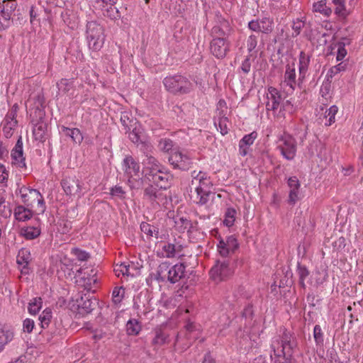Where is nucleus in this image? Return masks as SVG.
<instances>
[{"label": "nucleus", "instance_id": "1", "mask_svg": "<svg viewBox=\"0 0 363 363\" xmlns=\"http://www.w3.org/2000/svg\"><path fill=\"white\" fill-rule=\"evenodd\" d=\"M193 179L190 186L191 199L199 205L206 204L209 201L211 194V187L212 184L209 179L204 177L201 172L196 174V171L192 173Z\"/></svg>", "mask_w": 363, "mask_h": 363}, {"label": "nucleus", "instance_id": "2", "mask_svg": "<svg viewBox=\"0 0 363 363\" xmlns=\"http://www.w3.org/2000/svg\"><path fill=\"white\" fill-rule=\"evenodd\" d=\"M163 84L167 91L174 95L187 94L194 89L193 84L180 74L166 77L163 79Z\"/></svg>", "mask_w": 363, "mask_h": 363}, {"label": "nucleus", "instance_id": "3", "mask_svg": "<svg viewBox=\"0 0 363 363\" xmlns=\"http://www.w3.org/2000/svg\"><path fill=\"white\" fill-rule=\"evenodd\" d=\"M86 38L90 49L97 51L99 50L105 40L104 28L96 21H91L86 23Z\"/></svg>", "mask_w": 363, "mask_h": 363}, {"label": "nucleus", "instance_id": "4", "mask_svg": "<svg viewBox=\"0 0 363 363\" xmlns=\"http://www.w3.org/2000/svg\"><path fill=\"white\" fill-rule=\"evenodd\" d=\"M125 174L128 177V183L132 189H140L143 185V180L140 177V164L133 157L127 156L123 160Z\"/></svg>", "mask_w": 363, "mask_h": 363}, {"label": "nucleus", "instance_id": "5", "mask_svg": "<svg viewBox=\"0 0 363 363\" xmlns=\"http://www.w3.org/2000/svg\"><path fill=\"white\" fill-rule=\"evenodd\" d=\"M17 7L16 0H2L0 6V28H6L10 26L11 23L20 21V17L15 19L14 13ZM19 24L21 22L19 21Z\"/></svg>", "mask_w": 363, "mask_h": 363}, {"label": "nucleus", "instance_id": "6", "mask_svg": "<svg viewBox=\"0 0 363 363\" xmlns=\"http://www.w3.org/2000/svg\"><path fill=\"white\" fill-rule=\"evenodd\" d=\"M34 99H35L36 103V113H38L40 121H38L36 124H35L33 130V134L36 140L43 142L44 140L45 135L47 130V124L42 121V117L43 115L44 99L40 94H38Z\"/></svg>", "mask_w": 363, "mask_h": 363}, {"label": "nucleus", "instance_id": "7", "mask_svg": "<svg viewBox=\"0 0 363 363\" xmlns=\"http://www.w3.org/2000/svg\"><path fill=\"white\" fill-rule=\"evenodd\" d=\"M18 191L23 202L26 206H32L33 203L36 202L40 206V212H44V200L42 195L37 189H30L23 186L19 189Z\"/></svg>", "mask_w": 363, "mask_h": 363}, {"label": "nucleus", "instance_id": "8", "mask_svg": "<svg viewBox=\"0 0 363 363\" xmlns=\"http://www.w3.org/2000/svg\"><path fill=\"white\" fill-rule=\"evenodd\" d=\"M233 273V267L229 260H218L210 271L211 277L216 282H220L230 277Z\"/></svg>", "mask_w": 363, "mask_h": 363}, {"label": "nucleus", "instance_id": "9", "mask_svg": "<svg viewBox=\"0 0 363 363\" xmlns=\"http://www.w3.org/2000/svg\"><path fill=\"white\" fill-rule=\"evenodd\" d=\"M274 22L272 19L264 17L260 19L252 20L248 23L250 30L261 35V40L264 34L271 33L273 30Z\"/></svg>", "mask_w": 363, "mask_h": 363}, {"label": "nucleus", "instance_id": "10", "mask_svg": "<svg viewBox=\"0 0 363 363\" xmlns=\"http://www.w3.org/2000/svg\"><path fill=\"white\" fill-rule=\"evenodd\" d=\"M169 163L174 167L181 170H187L191 167L192 163L191 159H190L186 155L182 154L179 150L174 149L171 152L169 157Z\"/></svg>", "mask_w": 363, "mask_h": 363}, {"label": "nucleus", "instance_id": "11", "mask_svg": "<svg viewBox=\"0 0 363 363\" xmlns=\"http://www.w3.org/2000/svg\"><path fill=\"white\" fill-rule=\"evenodd\" d=\"M230 43L227 38H213L210 44L211 53L217 58L221 59L226 56L230 50Z\"/></svg>", "mask_w": 363, "mask_h": 363}, {"label": "nucleus", "instance_id": "12", "mask_svg": "<svg viewBox=\"0 0 363 363\" xmlns=\"http://www.w3.org/2000/svg\"><path fill=\"white\" fill-rule=\"evenodd\" d=\"M216 24L211 29V35L213 38H227L230 33L229 22L221 16H217Z\"/></svg>", "mask_w": 363, "mask_h": 363}, {"label": "nucleus", "instance_id": "13", "mask_svg": "<svg viewBox=\"0 0 363 363\" xmlns=\"http://www.w3.org/2000/svg\"><path fill=\"white\" fill-rule=\"evenodd\" d=\"M172 179V175L161 170H158L156 172H151L148 177V179L161 189L169 188Z\"/></svg>", "mask_w": 363, "mask_h": 363}, {"label": "nucleus", "instance_id": "14", "mask_svg": "<svg viewBox=\"0 0 363 363\" xmlns=\"http://www.w3.org/2000/svg\"><path fill=\"white\" fill-rule=\"evenodd\" d=\"M61 185L67 195H75L82 190L80 182L75 176L66 177L62 180Z\"/></svg>", "mask_w": 363, "mask_h": 363}, {"label": "nucleus", "instance_id": "15", "mask_svg": "<svg viewBox=\"0 0 363 363\" xmlns=\"http://www.w3.org/2000/svg\"><path fill=\"white\" fill-rule=\"evenodd\" d=\"M297 346L296 337L284 329L281 336V353L284 355L292 356L294 348Z\"/></svg>", "mask_w": 363, "mask_h": 363}, {"label": "nucleus", "instance_id": "16", "mask_svg": "<svg viewBox=\"0 0 363 363\" xmlns=\"http://www.w3.org/2000/svg\"><path fill=\"white\" fill-rule=\"evenodd\" d=\"M278 148L286 160H292L296 155V143L291 136L286 137L283 140V144L279 145Z\"/></svg>", "mask_w": 363, "mask_h": 363}, {"label": "nucleus", "instance_id": "17", "mask_svg": "<svg viewBox=\"0 0 363 363\" xmlns=\"http://www.w3.org/2000/svg\"><path fill=\"white\" fill-rule=\"evenodd\" d=\"M11 156L12 159V164L16 165L20 168L26 167L25 157H23V141L21 137H19L17 140L15 147L11 151Z\"/></svg>", "mask_w": 363, "mask_h": 363}, {"label": "nucleus", "instance_id": "18", "mask_svg": "<svg viewBox=\"0 0 363 363\" xmlns=\"http://www.w3.org/2000/svg\"><path fill=\"white\" fill-rule=\"evenodd\" d=\"M267 101L266 103V108L267 111H275L279 108L282 100L280 92L274 87L268 88L267 94Z\"/></svg>", "mask_w": 363, "mask_h": 363}, {"label": "nucleus", "instance_id": "19", "mask_svg": "<svg viewBox=\"0 0 363 363\" xmlns=\"http://www.w3.org/2000/svg\"><path fill=\"white\" fill-rule=\"evenodd\" d=\"M144 198L148 200L153 207L160 206L166 199L162 193L158 191L152 185H149L144 190Z\"/></svg>", "mask_w": 363, "mask_h": 363}, {"label": "nucleus", "instance_id": "20", "mask_svg": "<svg viewBox=\"0 0 363 363\" xmlns=\"http://www.w3.org/2000/svg\"><path fill=\"white\" fill-rule=\"evenodd\" d=\"M77 303L79 313L83 315L90 313L98 303L96 299H92L86 294L82 296Z\"/></svg>", "mask_w": 363, "mask_h": 363}, {"label": "nucleus", "instance_id": "21", "mask_svg": "<svg viewBox=\"0 0 363 363\" xmlns=\"http://www.w3.org/2000/svg\"><path fill=\"white\" fill-rule=\"evenodd\" d=\"M287 184L290 188L289 195V203L294 204L298 199V189L300 188V183L296 177H291L288 179Z\"/></svg>", "mask_w": 363, "mask_h": 363}, {"label": "nucleus", "instance_id": "22", "mask_svg": "<svg viewBox=\"0 0 363 363\" xmlns=\"http://www.w3.org/2000/svg\"><path fill=\"white\" fill-rule=\"evenodd\" d=\"M185 267L184 263L177 264L171 266L169 274L167 276V281L172 284H175L184 277Z\"/></svg>", "mask_w": 363, "mask_h": 363}, {"label": "nucleus", "instance_id": "23", "mask_svg": "<svg viewBox=\"0 0 363 363\" xmlns=\"http://www.w3.org/2000/svg\"><path fill=\"white\" fill-rule=\"evenodd\" d=\"M121 123L124 127L125 133H128L131 129H135V126H138L139 125L138 120L133 117L131 113L127 111L121 113Z\"/></svg>", "mask_w": 363, "mask_h": 363}, {"label": "nucleus", "instance_id": "24", "mask_svg": "<svg viewBox=\"0 0 363 363\" xmlns=\"http://www.w3.org/2000/svg\"><path fill=\"white\" fill-rule=\"evenodd\" d=\"M170 268V263L167 262H162L157 267V272L155 274V279L159 282H163L167 280Z\"/></svg>", "mask_w": 363, "mask_h": 363}, {"label": "nucleus", "instance_id": "25", "mask_svg": "<svg viewBox=\"0 0 363 363\" xmlns=\"http://www.w3.org/2000/svg\"><path fill=\"white\" fill-rule=\"evenodd\" d=\"M309 62L310 56L301 51L299 55V80H303L305 78Z\"/></svg>", "mask_w": 363, "mask_h": 363}, {"label": "nucleus", "instance_id": "26", "mask_svg": "<svg viewBox=\"0 0 363 363\" xmlns=\"http://www.w3.org/2000/svg\"><path fill=\"white\" fill-rule=\"evenodd\" d=\"M13 337V333L6 326L0 325V352L4 349V346L10 342Z\"/></svg>", "mask_w": 363, "mask_h": 363}, {"label": "nucleus", "instance_id": "27", "mask_svg": "<svg viewBox=\"0 0 363 363\" xmlns=\"http://www.w3.org/2000/svg\"><path fill=\"white\" fill-rule=\"evenodd\" d=\"M33 216L32 212L23 206H18L14 210V216L18 221L29 220Z\"/></svg>", "mask_w": 363, "mask_h": 363}, {"label": "nucleus", "instance_id": "28", "mask_svg": "<svg viewBox=\"0 0 363 363\" xmlns=\"http://www.w3.org/2000/svg\"><path fill=\"white\" fill-rule=\"evenodd\" d=\"M285 80L287 81V84L294 89V85L296 84V72H295V64L292 65H287L286 67V72L284 74Z\"/></svg>", "mask_w": 363, "mask_h": 363}, {"label": "nucleus", "instance_id": "29", "mask_svg": "<svg viewBox=\"0 0 363 363\" xmlns=\"http://www.w3.org/2000/svg\"><path fill=\"white\" fill-rule=\"evenodd\" d=\"M141 330V325L136 319H130L126 324V331L128 335H136Z\"/></svg>", "mask_w": 363, "mask_h": 363}, {"label": "nucleus", "instance_id": "30", "mask_svg": "<svg viewBox=\"0 0 363 363\" xmlns=\"http://www.w3.org/2000/svg\"><path fill=\"white\" fill-rule=\"evenodd\" d=\"M335 5V13L340 17L346 18L349 15V11L346 9L345 0H333Z\"/></svg>", "mask_w": 363, "mask_h": 363}, {"label": "nucleus", "instance_id": "31", "mask_svg": "<svg viewBox=\"0 0 363 363\" xmlns=\"http://www.w3.org/2000/svg\"><path fill=\"white\" fill-rule=\"evenodd\" d=\"M30 260V253L28 250L26 248H22L18 251L16 257V262L18 265L24 264L25 265H28Z\"/></svg>", "mask_w": 363, "mask_h": 363}, {"label": "nucleus", "instance_id": "32", "mask_svg": "<svg viewBox=\"0 0 363 363\" xmlns=\"http://www.w3.org/2000/svg\"><path fill=\"white\" fill-rule=\"evenodd\" d=\"M175 224L180 232H184L186 230L189 231L192 227L191 220L184 217H179L176 218Z\"/></svg>", "mask_w": 363, "mask_h": 363}, {"label": "nucleus", "instance_id": "33", "mask_svg": "<svg viewBox=\"0 0 363 363\" xmlns=\"http://www.w3.org/2000/svg\"><path fill=\"white\" fill-rule=\"evenodd\" d=\"M140 230L142 232L145 233L149 236H153L156 238H158L159 235V229L155 226L150 225L146 222H142L140 224Z\"/></svg>", "mask_w": 363, "mask_h": 363}, {"label": "nucleus", "instance_id": "34", "mask_svg": "<svg viewBox=\"0 0 363 363\" xmlns=\"http://www.w3.org/2000/svg\"><path fill=\"white\" fill-rule=\"evenodd\" d=\"M52 319V311L50 308H45L39 316V320L43 328H48Z\"/></svg>", "mask_w": 363, "mask_h": 363}, {"label": "nucleus", "instance_id": "35", "mask_svg": "<svg viewBox=\"0 0 363 363\" xmlns=\"http://www.w3.org/2000/svg\"><path fill=\"white\" fill-rule=\"evenodd\" d=\"M313 11L319 12L325 16H329L332 13V9L326 6L323 1H320L313 4Z\"/></svg>", "mask_w": 363, "mask_h": 363}, {"label": "nucleus", "instance_id": "36", "mask_svg": "<svg viewBox=\"0 0 363 363\" xmlns=\"http://www.w3.org/2000/svg\"><path fill=\"white\" fill-rule=\"evenodd\" d=\"M129 133L128 137L130 140L135 144L142 143L141 139V127L139 124L138 126H135V129H131L130 131L128 132Z\"/></svg>", "mask_w": 363, "mask_h": 363}, {"label": "nucleus", "instance_id": "37", "mask_svg": "<svg viewBox=\"0 0 363 363\" xmlns=\"http://www.w3.org/2000/svg\"><path fill=\"white\" fill-rule=\"evenodd\" d=\"M22 234L27 240H33L40 235V230L38 228L27 227L22 230Z\"/></svg>", "mask_w": 363, "mask_h": 363}, {"label": "nucleus", "instance_id": "38", "mask_svg": "<svg viewBox=\"0 0 363 363\" xmlns=\"http://www.w3.org/2000/svg\"><path fill=\"white\" fill-rule=\"evenodd\" d=\"M259 38L261 39V35L257 34L256 33H252L248 36L247 39L246 40V45L247 50L250 52L256 48Z\"/></svg>", "mask_w": 363, "mask_h": 363}, {"label": "nucleus", "instance_id": "39", "mask_svg": "<svg viewBox=\"0 0 363 363\" xmlns=\"http://www.w3.org/2000/svg\"><path fill=\"white\" fill-rule=\"evenodd\" d=\"M236 211L233 208H227L225 213V219L223 220V223L228 226L230 227L234 224L235 220Z\"/></svg>", "mask_w": 363, "mask_h": 363}, {"label": "nucleus", "instance_id": "40", "mask_svg": "<svg viewBox=\"0 0 363 363\" xmlns=\"http://www.w3.org/2000/svg\"><path fill=\"white\" fill-rule=\"evenodd\" d=\"M297 273L299 277V284L302 288L304 289L306 287L304 281L305 279L309 275V272L305 266L301 265L300 263H298Z\"/></svg>", "mask_w": 363, "mask_h": 363}, {"label": "nucleus", "instance_id": "41", "mask_svg": "<svg viewBox=\"0 0 363 363\" xmlns=\"http://www.w3.org/2000/svg\"><path fill=\"white\" fill-rule=\"evenodd\" d=\"M41 306H42L41 298H34L29 303L28 311L30 314L35 315L40 311Z\"/></svg>", "mask_w": 363, "mask_h": 363}, {"label": "nucleus", "instance_id": "42", "mask_svg": "<svg viewBox=\"0 0 363 363\" xmlns=\"http://www.w3.org/2000/svg\"><path fill=\"white\" fill-rule=\"evenodd\" d=\"M257 136V133L256 132H252L249 135H246L243 137V138L240 141L239 147H247L251 145Z\"/></svg>", "mask_w": 363, "mask_h": 363}, {"label": "nucleus", "instance_id": "43", "mask_svg": "<svg viewBox=\"0 0 363 363\" xmlns=\"http://www.w3.org/2000/svg\"><path fill=\"white\" fill-rule=\"evenodd\" d=\"M125 294V289L123 286L115 287L112 292V299L114 303L118 304L122 301Z\"/></svg>", "mask_w": 363, "mask_h": 363}, {"label": "nucleus", "instance_id": "44", "mask_svg": "<svg viewBox=\"0 0 363 363\" xmlns=\"http://www.w3.org/2000/svg\"><path fill=\"white\" fill-rule=\"evenodd\" d=\"M337 107L336 106H332L328 108L325 113V118L328 120V122H325L326 125H330L333 123L335 122V116L337 112Z\"/></svg>", "mask_w": 363, "mask_h": 363}, {"label": "nucleus", "instance_id": "45", "mask_svg": "<svg viewBox=\"0 0 363 363\" xmlns=\"http://www.w3.org/2000/svg\"><path fill=\"white\" fill-rule=\"evenodd\" d=\"M173 146V141L169 138L161 139L159 142V148L163 152H172Z\"/></svg>", "mask_w": 363, "mask_h": 363}, {"label": "nucleus", "instance_id": "46", "mask_svg": "<svg viewBox=\"0 0 363 363\" xmlns=\"http://www.w3.org/2000/svg\"><path fill=\"white\" fill-rule=\"evenodd\" d=\"M313 337L316 345H323V333L319 325H315L313 328Z\"/></svg>", "mask_w": 363, "mask_h": 363}, {"label": "nucleus", "instance_id": "47", "mask_svg": "<svg viewBox=\"0 0 363 363\" xmlns=\"http://www.w3.org/2000/svg\"><path fill=\"white\" fill-rule=\"evenodd\" d=\"M272 350L274 352V355L275 356L274 363H290L291 356L280 354L277 352L274 347L272 345Z\"/></svg>", "mask_w": 363, "mask_h": 363}, {"label": "nucleus", "instance_id": "48", "mask_svg": "<svg viewBox=\"0 0 363 363\" xmlns=\"http://www.w3.org/2000/svg\"><path fill=\"white\" fill-rule=\"evenodd\" d=\"M53 324L55 325V328L52 327H50L49 331L51 334L57 335H61L64 330L62 320L55 319L53 322Z\"/></svg>", "mask_w": 363, "mask_h": 363}, {"label": "nucleus", "instance_id": "49", "mask_svg": "<svg viewBox=\"0 0 363 363\" xmlns=\"http://www.w3.org/2000/svg\"><path fill=\"white\" fill-rule=\"evenodd\" d=\"M167 337V336L162 330H157L152 343L154 345H162L165 343Z\"/></svg>", "mask_w": 363, "mask_h": 363}, {"label": "nucleus", "instance_id": "50", "mask_svg": "<svg viewBox=\"0 0 363 363\" xmlns=\"http://www.w3.org/2000/svg\"><path fill=\"white\" fill-rule=\"evenodd\" d=\"M57 86L58 87L59 91H62L63 93H67L70 90L72 87V83L66 79H62L57 84Z\"/></svg>", "mask_w": 363, "mask_h": 363}, {"label": "nucleus", "instance_id": "51", "mask_svg": "<svg viewBox=\"0 0 363 363\" xmlns=\"http://www.w3.org/2000/svg\"><path fill=\"white\" fill-rule=\"evenodd\" d=\"M226 245L231 250L232 252H234L235 250L238 247V243L237 239L235 236L230 235L226 238Z\"/></svg>", "mask_w": 363, "mask_h": 363}, {"label": "nucleus", "instance_id": "52", "mask_svg": "<svg viewBox=\"0 0 363 363\" xmlns=\"http://www.w3.org/2000/svg\"><path fill=\"white\" fill-rule=\"evenodd\" d=\"M70 133L74 143L80 144L82 142L84 138L79 129L75 128H72Z\"/></svg>", "mask_w": 363, "mask_h": 363}, {"label": "nucleus", "instance_id": "53", "mask_svg": "<svg viewBox=\"0 0 363 363\" xmlns=\"http://www.w3.org/2000/svg\"><path fill=\"white\" fill-rule=\"evenodd\" d=\"M72 253L79 261H86L89 257V253L78 248L73 249Z\"/></svg>", "mask_w": 363, "mask_h": 363}, {"label": "nucleus", "instance_id": "54", "mask_svg": "<svg viewBox=\"0 0 363 363\" xmlns=\"http://www.w3.org/2000/svg\"><path fill=\"white\" fill-rule=\"evenodd\" d=\"M305 23L300 19H296V21H294L293 23L292 29L294 30L295 34H293V36H297L299 35Z\"/></svg>", "mask_w": 363, "mask_h": 363}, {"label": "nucleus", "instance_id": "55", "mask_svg": "<svg viewBox=\"0 0 363 363\" xmlns=\"http://www.w3.org/2000/svg\"><path fill=\"white\" fill-rule=\"evenodd\" d=\"M163 250L166 253L167 257H174L175 256V245L174 244L168 243L162 247Z\"/></svg>", "mask_w": 363, "mask_h": 363}, {"label": "nucleus", "instance_id": "56", "mask_svg": "<svg viewBox=\"0 0 363 363\" xmlns=\"http://www.w3.org/2000/svg\"><path fill=\"white\" fill-rule=\"evenodd\" d=\"M345 69V65L343 64V62H341V63L338 64L337 65L331 67L328 73V75L330 76V77H332L333 75H335V74L340 72L341 71H344Z\"/></svg>", "mask_w": 363, "mask_h": 363}, {"label": "nucleus", "instance_id": "57", "mask_svg": "<svg viewBox=\"0 0 363 363\" xmlns=\"http://www.w3.org/2000/svg\"><path fill=\"white\" fill-rule=\"evenodd\" d=\"M23 331L27 333H31L34 328V321L29 318L26 319L23 324Z\"/></svg>", "mask_w": 363, "mask_h": 363}, {"label": "nucleus", "instance_id": "58", "mask_svg": "<svg viewBox=\"0 0 363 363\" xmlns=\"http://www.w3.org/2000/svg\"><path fill=\"white\" fill-rule=\"evenodd\" d=\"M129 264H126L125 262L121 263L119 266H117L115 269V272H120L123 275H128L129 274Z\"/></svg>", "mask_w": 363, "mask_h": 363}, {"label": "nucleus", "instance_id": "59", "mask_svg": "<svg viewBox=\"0 0 363 363\" xmlns=\"http://www.w3.org/2000/svg\"><path fill=\"white\" fill-rule=\"evenodd\" d=\"M346 55L347 50L345 48V45L343 43L339 44L337 48V60H342Z\"/></svg>", "mask_w": 363, "mask_h": 363}, {"label": "nucleus", "instance_id": "60", "mask_svg": "<svg viewBox=\"0 0 363 363\" xmlns=\"http://www.w3.org/2000/svg\"><path fill=\"white\" fill-rule=\"evenodd\" d=\"M18 106L16 104H14L11 108V110L9 112L6 117L7 118H10L11 121H13L14 125L17 124V121L15 119L16 116Z\"/></svg>", "mask_w": 363, "mask_h": 363}, {"label": "nucleus", "instance_id": "61", "mask_svg": "<svg viewBox=\"0 0 363 363\" xmlns=\"http://www.w3.org/2000/svg\"><path fill=\"white\" fill-rule=\"evenodd\" d=\"M250 67H251L250 57L248 56L242 62V66H241V69L244 73L247 74L250 71Z\"/></svg>", "mask_w": 363, "mask_h": 363}, {"label": "nucleus", "instance_id": "62", "mask_svg": "<svg viewBox=\"0 0 363 363\" xmlns=\"http://www.w3.org/2000/svg\"><path fill=\"white\" fill-rule=\"evenodd\" d=\"M111 194L113 196H116L122 198V197H123V195L125 194V191L123 190L121 186H116L111 189Z\"/></svg>", "mask_w": 363, "mask_h": 363}, {"label": "nucleus", "instance_id": "63", "mask_svg": "<svg viewBox=\"0 0 363 363\" xmlns=\"http://www.w3.org/2000/svg\"><path fill=\"white\" fill-rule=\"evenodd\" d=\"M8 172L4 164L0 163V182H3L8 179Z\"/></svg>", "mask_w": 363, "mask_h": 363}, {"label": "nucleus", "instance_id": "64", "mask_svg": "<svg viewBox=\"0 0 363 363\" xmlns=\"http://www.w3.org/2000/svg\"><path fill=\"white\" fill-rule=\"evenodd\" d=\"M227 120L226 118H220L219 120V122H218V125H219V128H220V133L222 135H225L228 133V128H227V125L225 123V121Z\"/></svg>", "mask_w": 363, "mask_h": 363}]
</instances>
